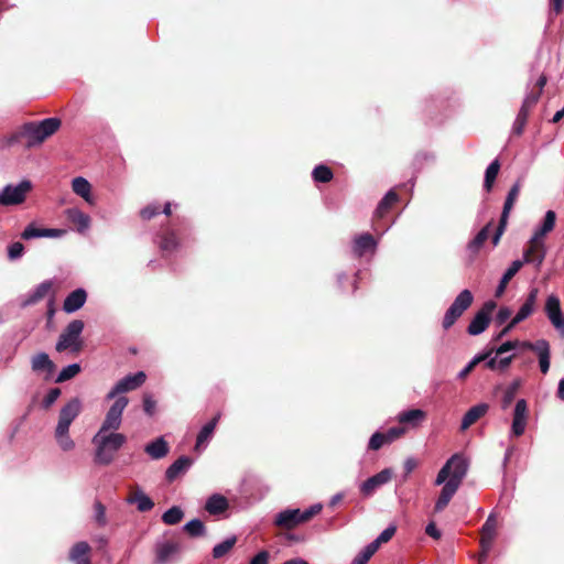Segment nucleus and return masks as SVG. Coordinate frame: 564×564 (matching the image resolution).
I'll return each mask as SVG.
<instances>
[{"instance_id":"nucleus-1","label":"nucleus","mask_w":564,"mask_h":564,"mask_svg":"<svg viewBox=\"0 0 564 564\" xmlns=\"http://www.w3.org/2000/svg\"><path fill=\"white\" fill-rule=\"evenodd\" d=\"M61 126L62 120L56 117L26 122L19 128L14 138L17 141L23 142L26 148H33L42 144L47 138L56 133Z\"/></svg>"},{"instance_id":"nucleus-2","label":"nucleus","mask_w":564,"mask_h":564,"mask_svg":"<svg viewBox=\"0 0 564 564\" xmlns=\"http://www.w3.org/2000/svg\"><path fill=\"white\" fill-rule=\"evenodd\" d=\"M126 441L127 437L121 433L98 431L91 440V443L95 445V464L110 465Z\"/></svg>"},{"instance_id":"nucleus-3","label":"nucleus","mask_w":564,"mask_h":564,"mask_svg":"<svg viewBox=\"0 0 564 564\" xmlns=\"http://www.w3.org/2000/svg\"><path fill=\"white\" fill-rule=\"evenodd\" d=\"M85 324L82 319H73L61 333L55 349L58 352L70 351L78 355L84 349V340L80 337Z\"/></svg>"},{"instance_id":"nucleus-4","label":"nucleus","mask_w":564,"mask_h":564,"mask_svg":"<svg viewBox=\"0 0 564 564\" xmlns=\"http://www.w3.org/2000/svg\"><path fill=\"white\" fill-rule=\"evenodd\" d=\"M322 508L321 503H316L304 511L300 509H285L275 516L274 525L282 530H293L317 516Z\"/></svg>"},{"instance_id":"nucleus-5","label":"nucleus","mask_w":564,"mask_h":564,"mask_svg":"<svg viewBox=\"0 0 564 564\" xmlns=\"http://www.w3.org/2000/svg\"><path fill=\"white\" fill-rule=\"evenodd\" d=\"M128 403L129 400L127 397H118L108 410L99 431L110 432L119 430L122 422V413Z\"/></svg>"},{"instance_id":"nucleus-6","label":"nucleus","mask_w":564,"mask_h":564,"mask_svg":"<svg viewBox=\"0 0 564 564\" xmlns=\"http://www.w3.org/2000/svg\"><path fill=\"white\" fill-rule=\"evenodd\" d=\"M31 188L32 184L30 181H22L17 186L7 185L3 191L0 192V205L11 206L22 204Z\"/></svg>"},{"instance_id":"nucleus-7","label":"nucleus","mask_w":564,"mask_h":564,"mask_svg":"<svg viewBox=\"0 0 564 564\" xmlns=\"http://www.w3.org/2000/svg\"><path fill=\"white\" fill-rule=\"evenodd\" d=\"M497 307L496 302L487 301L481 308L475 314L474 318L467 327V333L471 336L484 333L490 324L491 314Z\"/></svg>"},{"instance_id":"nucleus-8","label":"nucleus","mask_w":564,"mask_h":564,"mask_svg":"<svg viewBox=\"0 0 564 564\" xmlns=\"http://www.w3.org/2000/svg\"><path fill=\"white\" fill-rule=\"evenodd\" d=\"M82 401L78 398H73L61 409L56 426L59 434L68 432L70 424L82 412Z\"/></svg>"},{"instance_id":"nucleus-9","label":"nucleus","mask_w":564,"mask_h":564,"mask_svg":"<svg viewBox=\"0 0 564 564\" xmlns=\"http://www.w3.org/2000/svg\"><path fill=\"white\" fill-rule=\"evenodd\" d=\"M147 376L143 371L134 375H128L119 380L113 388L108 392L107 399H113L118 394L132 391L141 387L145 382Z\"/></svg>"},{"instance_id":"nucleus-10","label":"nucleus","mask_w":564,"mask_h":564,"mask_svg":"<svg viewBox=\"0 0 564 564\" xmlns=\"http://www.w3.org/2000/svg\"><path fill=\"white\" fill-rule=\"evenodd\" d=\"M392 478V471L389 468H386L378 474L369 477L360 485V492L365 498L371 497L379 487L389 482Z\"/></svg>"},{"instance_id":"nucleus-11","label":"nucleus","mask_w":564,"mask_h":564,"mask_svg":"<svg viewBox=\"0 0 564 564\" xmlns=\"http://www.w3.org/2000/svg\"><path fill=\"white\" fill-rule=\"evenodd\" d=\"M545 313L552 325L562 334H564V314L561 310L560 299L551 294L546 299Z\"/></svg>"},{"instance_id":"nucleus-12","label":"nucleus","mask_w":564,"mask_h":564,"mask_svg":"<svg viewBox=\"0 0 564 564\" xmlns=\"http://www.w3.org/2000/svg\"><path fill=\"white\" fill-rule=\"evenodd\" d=\"M545 258V247L544 242H539L536 239H530L528 243V248L523 252V260H521L524 263H535L536 268L539 269Z\"/></svg>"},{"instance_id":"nucleus-13","label":"nucleus","mask_w":564,"mask_h":564,"mask_svg":"<svg viewBox=\"0 0 564 564\" xmlns=\"http://www.w3.org/2000/svg\"><path fill=\"white\" fill-rule=\"evenodd\" d=\"M528 419V404L524 399H520L516 403L513 420H512V433L514 436H521L527 426Z\"/></svg>"},{"instance_id":"nucleus-14","label":"nucleus","mask_w":564,"mask_h":564,"mask_svg":"<svg viewBox=\"0 0 564 564\" xmlns=\"http://www.w3.org/2000/svg\"><path fill=\"white\" fill-rule=\"evenodd\" d=\"M536 105L535 96H527L522 102V106L517 115L513 123L512 132L516 135H521L525 128L530 110Z\"/></svg>"},{"instance_id":"nucleus-15","label":"nucleus","mask_w":564,"mask_h":564,"mask_svg":"<svg viewBox=\"0 0 564 564\" xmlns=\"http://www.w3.org/2000/svg\"><path fill=\"white\" fill-rule=\"evenodd\" d=\"M447 463L449 464L451 477L449 481L460 486L468 470V462L459 454H454Z\"/></svg>"},{"instance_id":"nucleus-16","label":"nucleus","mask_w":564,"mask_h":564,"mask_svg":"<svg viewBox=\"0 0 564 564\" xmlns=\"http://www.w3.org/2000/svg\"><path fill=\"white\" fill-rule=\"evenodd\" d=\"M377 247V241L369 232L357 236L352 242V252L355 257L361 258L366 252H373Z\"/></svg>"},{"instance_id":"nucleus-17","label":"nucleus","mask_w":564,"mask_h":564,"mask_svg":"<svg viewBox=\"0 0 564 564\" xmlns=\"http://www.w3.org/2000/svg\"><path fill=\"white\" fill-rule=\"evenodd\" d=\"M90 552L91 547L87 542H77L69 550L68 560L74 564H91Z\"/></svg>"},{"instance_id":"nucleus-18","label":"nucleus","mask_w":564,"mask_h":564,"mask_svg":"<svg viewBox=\"0 0 564 564\" xmlns=\"http://www.w3.org/2000/svg\"><path fill=\"white\" fill-rule=\"evenodd\" d=\"M31 369L34 372H45L48 378L55 371L56 366L46 352H37L31 358Z\"/></svg>"},{"instance_id":"nucleus-19","label":"nucleus","mask_w":564,"mask_h":564,"mask_svg":"<svg viewBox=\"0 0 564 564\" xmlns=\"http://www.w3.org/2000/svg\"><path fill=\"white\" fill-rule=\"evenodd\" d=\"M87 300V292L84 289H76L70 292L63 303V310L66 313H74L82 308Z\"/></svg>"},{"instance_id":"nucleus-20","label":"nucleus","mask_w":564,"mask_h":564,"mask_svg":"<svg viewBox=\"0 0 564 564\" xmlns=\"http://www.w3.org/2000/svg\"><path fill=\"white\" fill-rule=\"evenodd\" d=\"M539 290L536 288H533L530 290L524 303L521 305L520 310L516 314V316L512 318L513 324H519L522 321L527 319L535 308L536 299H538Z\"/></svg>"},{"instance_id":"nucleus-21","label":"nucleus","mask_w":564,"mask_h":564,"mask_svg":"<svg viewBox=\"0 0 564 564\" xmlns=\"http://www.w3.org/2000/svg\"><path fill=\"white\" fill-rule=\"evenodd\" d=\"M193 464V459L188 456L178 457L165 471V477L169 482L174 481L177 477L185 474Z\"/></svg>"},{"instance_id":"nucleus-22","label":"nucleus","mask_w":564,"mask_h":564,"mask_svg":"<svg viewBox=\"0 0 564 564\" xmlns=\"http://www.w3.org/2000/svg\"><path fill=\"white\" fill-rule=\"evenodd\" d=\"M63 234V230L59 229H50V228H37L34 224H30L25 227L23 232L21 234V238L24 240H30L33 238H55L59 237Z\"/></svg>"},{"instance_id":"nucleus-23","label":"nucleus","mask_w":564,"mask_h":564,"mask_svg":"<svg viewBox=\"0 0 564 564\" xmlns=\"http://www.w3.org/2000/svg\"><path fill=\"white\" fill-rule=\"evenodd\" d=\"M489 405L487 403H479L471 406L463 416L460 429L463 431L469 429L487 413Z\"/></svg>"},{"instance_id":"nucleus-24","label":"nucleus","mask_w":564,"mask_h":564,"mask_svg":"<svg viewBox=\"0 0 564 564\" xmlns=\"http://www.w3.org/2000/svg\"><path fill=\"white\" fill-rule=\"evenodd\" d=\"M53 281L46 280L39 284L36 289L24 300L23 306H30L39 303L42 301L45 296H47L50 293L52 295L54 294L53 291Z\"/></svg>"},{"instance_id":"nucleus-25","label":"nucleus","mask_w":564,"mask_h":564,"mask_svg":"<svg viewBox=\"0 0 564 564\" xmlns=\"http://www.w3.org/2000/svg\"><path fill=\"white\" fill-rule=\"evenodd\" d=\"M131 505H137L140 512L150 511L154 507V502L139 487L132 490L127 499Z\"/></svg>"},{"instance_id":"nucleus-26","label":"nucleus","mask_w":564,"mask_h":564,"mask_svg":"<svg viewBox=\"0 0 564 564\" xmlns=\"http://www.w3.org/2000/svg\"><path fill=\"white\" fill-rule=\"evenodd\" d=\"M426 419V412L421 409H411L399 413L398 421L400 424L411 427L419 426Z\"/></svg>"},{"instance_id":"nucleus-27","label":"nucleus","mask_w":564,"mask_h":564,"mask_svg":"<svg viewBox=\"0 0 564 564\" xmlns=\"http://www.w3.org/2000/svg\"><path fill=\"white\" fill-rule=\"evenodd\" d=\"M459 486L454 484V481L447 480L445 485L443 486L441 494L438 496L437 501L435 502V511L441 512L443 511L447 505L449 503L451 499L455 495V492L458 490Z\"/></svg>"},{"instance_id":"nucleus-28","label":"nucleus","mask_w":564,"mask_h":564,"mask_svg":"<svg viewBox=\"0 0 564 564\" xmlns=\"http://www.w3.org/2000/svg\"><path fill=\"white\" fill-rule=\"evenodd\" d=\"M491 226L492 220L489 221L484 228H481L474 237V239L468 242L467 249L471 253V259L477 256L484 243L487 241Z\"/></svg>"},{"instance_id":"nucleus-29","label":"nucleus","mask_w":564,"mask_h":564,"mask_svg":"<svg viewBox=\"0 0 564 564\" xmlns=\"http://www.w3.org/2000/svg\"><path fill=\"white\" fill-rule=\"evenodd\" d=\"M66 217L68 221L76 226L79 232L86 230L90 225V217L78 208H68Z\"/></svg>"},{"instance_id":"nucleus-30","label":"nucleus","mask_w":564,"mask_h":564,"mask_svg":"<svg viewBox=\"0 0 564 564\" xmlns=\"http://www.w3.org/2000/svg\"><path fill=\"white\" fill-rule=\"evenodd\" d=\"M523 176L519 177L516 183L511 186L501 213V217L509 218L510 212L513 208L514 203L518 199V196L520 194L521 187H522Z\"/></svg>"},{"instance_id":"nucleus-31","label":"nucleus","mask_w":564,"mask_h":564,"mask_svg":"<svg viewBox=\"0 0 564 564\" xmlns=\"http://www.w3.org/2000/svg\"><path fill=\"white\" fill-rule=\"evenodd\" d=\"M72 188L75 194L84 198L89 205L94 204V198L91 196V185L90 183L82 177H75L72 181Z\"/></svg>"},{"instance_id":"nucleus-32","label":"nucleus","mask_w":564,"mask_h":564,"mask_svg":"<svg viewBox=\"0 0 564 564\" xmlns=\"http://www.w3.org/2000/svg\"><path fill=\"white\" fill-rule=\"evenodd\" d=\"M497 532V519L490 514L480 530V543H485L486 547L492 545Z\"/></svg>"},{"instance_id":"nucleus-33","label":"nucleus","mask_w":564,"mask_h":564,"mask_svg":"<svg viewBox=\"0 0 564 564\" xmlns=\"http://www.w3.org/2000/svg\"><path fill=\"white\" fill-rule=\"evenodd\" d=\"M219 419L220 413H217L207 424L202 427L196 438L195 451H199V448L209 441L214 434Z\"/></svg>"},{"instance_id":"nucleus-34","label":"nucleus","mask_w":564,"mask_h":564,"mask_svg":"<svg viewBox=\"0 0 564 564\" xmlns=\"http://www.w3.org/2000/svg\"><path fill=\"white\" fill-rule=\"evenodd\" d=\"M523 267V262L521 260H514L511 265L507 269V271L503 273L497 289H496V296H501L508 283L511 281V279L521 270Z\"/></svg>"},{"instance_id":"nucleus-35","label":"nucleus","mask_w":564,"mask_h":564,"mask_svg":"<svg viewBox=\"0 0 564 564\" xmlns=\"http://www.w3.org/2000/svg\"><path fill=\"white\" fill-rule=\"evenodd\" d=\"M144 452L153 459H161L169 454L167 442L163 437H159L149 443L145 446Z\"/></svg>"},{"instance_id":"nucleus-36","label":"nucleus","mask_w":564,"mask_h":564,"mask_svg":"<svg viewBox=\"0 0 564 564\" xmlns=\"http://www.w3.org/2000/svg\"><path fill=\"white\" fill-rule=\"evenodd\" d=\"M228 500L226 497L215 494L210 496L205 505V509L209 514H220L228 509Z\"/></svg>"},{"instance_id":"nucleus-37","label":"nucleus","mask_w":564,"mask_h":564,"mask_svg":"<svg viewBox=\"0 0 564 564\" xmlns=\"http://www.w3.org/2000/svg\"><path fill=\"white\" fill-rule=\"evenodd\" d=\"M178 551V545L172 542L159 544L155 550L154 564H165Z\"/></svg>"},{"instance_id":"nucleus-38","label":"nucleus","mask_w":564,"mask_h":564,"mask_svg":"<svg viewBox=\"0 0 564 564\" xmlns=\"http://www.w3.org/2000/svg\"><path fill=\"white\" fill-rule=\"evenodd\" d=\"M159 248L164 252H172L180 246L178 238L174 230H166L159 235Z\"/></svg>"},{"instance_id":"nucleus-39","label":"nucleus","mask_w":564,"mask_h":564,"mask_svg":"<svg viewBox=\"0 0 564 564\" xmlns=\"http://www.w3.org/2000/svg\"><path fill=\"white\" fill-rule=\"evenodd\" d=\"M398 194L393 191H389L384 197L380 200L376 212L375 216L377 218H382L386 216V214L389 213L391 207L398 202Z\"/></svg>"},{"instance_id":"nucleus-40","label":"nucleus","mask_w":564,"mask_h":564,"mask_svg":"<svg viewBox=\"0 0 564 564\" xmlns=\"http://www.w3.org/2000/svg\"><path fill=\"white\" fill-rule=\"evenodd\" d=\"M474 296L469 290H463L451 304L452 308H456L457 312L464 314L473 304Z\"/></svg>"},{"instance_id":"nucleus-41","label":"nucleus","mask_w":564,"mask_h":564,"mask_svg":"<svg viewBox=\"0 0 564 564\" xmlns=\"http://www.w3.org/2000/svg\"><path fill=\"white\" fill-rule=\"evenodd\" d=\"M500 167H501L500 161L498 159H496L486 169L484 187L487 192H490L492 189L496 178L499 174Z\"/></svg>"},{"instance_id":"nucleus-42","label":"nucleus","mask_w":564,"mask_h":564,"mask_svg":"<svg viewBox=\"0 0 564 564\" xmlns=\"http://www.w3.org/2000/svg\"><path fill=\"white\" fill-rule=\"evenodd\" d=\"M236 543L237 536L234 535L215 545L213 549V557L217 560L226 556L232 550Z\"/></svg>"},{"instance_id":"nucleus-43","label":"nucleus","mask_w":564,"mask_h":564,"mask_svg":"<svg viewBox=\"0 0 564 564\" xmlns=\"http://www.w3.org/2000/svg\"><path fill=\"white\" fill-rule=\"evenodd\" d=\"M522 382L520 379H516L505 391L502 400H501V408L503 410L508 409L511 403L513 402L516 394L518 393Z\"/></svg>"},{"instance_id":"nucleus-44","label":"nucleus","mask_w":564,"mask_h":564,"mask_svg":"<svg viewBox=\"0 0 564 564\" xmlns=\"http://www.w3.org/2000/svg\"><path fill=\"white\" fill-rule=\"evenodd\" d=\"M184 512L177 506L166 510L162 516V521L167 525H175L182 521Z\"/></svg>"},{"instance_id":"nucleus-45","label":"nucleus","mask_w":564,"mask_h":564,"mask_svg":"<svg viewBox=\"0 0 564 564\" xmlns=\"http://www.w3.org/2000/svg\"><path fill=\"white\" fill-rule=\"evenodd\" d=\"M313 180L318 183H328L333 180L334 174L330 167L319 164L314 167L312 173Z\"/></svg>"},{"instance_id":"nucleus-46","label":"nucleus","mask_w":564,"mask_h":564,"mask_svg":"<svg viewBox=\"0 0 564 564\" xmlns=\"http://www.w3.org/2000/svg\"><path fill=\"white\" fill-rule=\"evenodd\" d=\"M491 354H492V349L487 351V352L479 354L476 357H474L468 362V365L458 373V379L464 380L465 378H467V376L475 369V367L478 364L485 361L488 357H490Z\"/></svg>"},{"instance_id":"nucleus-47","label":"nucleus","mask_w":564,"mask_h":564,"mask_svg":"<svg viewBox=\"0 0 564 564\" xmlns=\"http://www.w3.org/2000/svg\"><path fill=\"white\" fill-rule=\"evenodd\" d=\"M185 532L192 536H203L205 534V525L199 519H193L184 525Z\"/></svg>"},{"instance_id":"nucleus-48","label":"nucleus","mask_w":564,"mask_h":564,"mask_svg":"<svg viewBox=\"0 0 564 564\" xmlns=\"http://www.w3.org/2000/svg\"><path fill=\"white\" fill-rule=\"evenodd\" d=\"M79 372H80V366L78 364H72L62 369V371L58 373L57 378L55 379V382L62 383L67 380H70L75 376H77Z\"/></svg>"},{"instance_id":"nucleus-49","label":"nucleus","mask_w":564,"mask_h":564,"mask_svg":"<svg viewBox=\"0 0 564 564\" xmlns=\"http://www.w3.org/2000/svg\"><path fill=\"white\" fill-rule=\"evenodd\" d=\"M539 357V365L542 373H547L550 369V344L542 345V348L536 352Z\"/></svg>"},{"instance_id":"nucleus-50","label":"nucleus","mask_w":564,"mask_h":564,"mask_svg":"<svg viewBox=\"0 0 564 564\" xmlns=\"http://www.w3.org/2000/svg\"><path fill=\"white\" fill-rule=\"evenodd\" d=\"M55 437H56V441L59 445V447L65 451V452H68L70 449L74 448L75 446V443L74 441L69 437L68 435V432H64L62 434H59L58 432V427L55 429Z\"/></svg>"},{"instance_id":"nucleus-51","label":"nucleus","mask_w":564,"mask_h":564,"mask_svg":"<svg viewBox=\"0 0 564 564\" xmlns=\"http://www.w3.org/2000/svg\"><path fill=\"white\" fill-rule=\"evenodd\" d=\"M463 314L457 312L456 308H452L451 306L445 312L442 326L445 330L449 329L456 321L462 316Z\"/></svg>"},{"instance_id":"nucleus-52","label":"nucleus","mask_w":564,"mask_h":564,"mask_svg":"<svg viewBox=\"0 0 564 564\" xmlns=\"http://www.w3.org/2000/svg\"><path fill=\"white\" fill-rule=\"evenodd\" d=\"M546 84H547V76L544 73H542L538 77L534 86L532 87L531 91L527 96H535L536 102H538Z\"/></svg>"},{"instance_id":"nucleus-53","label":"nucleus","mask_w":564,"mask_h":564,"mask_svg":"<svg viewBox=\"0 0 564 564\" xmlns=\"http://www.w3.org/2000/svg\"><path fill=\"white\" fill-rule=\"evenodd\" d=\"M388 444L382 432H376L369 440L368 448L371 451H378L383 445Z\"/></svg>"},{"instance_id":"nucleus-54","label":"nucleus","mask_w":564,"mask_h":564,"mask_svg":"<svg viewBox=\"0 0 564 564\" xmlns=\"http://www.w3.org/2000/svg\"><path fill=\"white\" fill-rule=\"evenodd\" d=\"M160 213L161 210L159 205L150 204L140 210V217L143 220H150L158 216Z\"/></svg>"},{"instance_id":"nucleus-55","label":"nucleus","mask_w":564,"mask_h":564,"mask_svg":"<svg viewBox=\"0 0 564 564\" xmlns=\"http://www.w3.org/2000/svg\"><path fill=\"white\" fill-rule=\"evenodd\" d=\"M507 225H508V218L500 216L498 227H497V229L492 236V239H491V242L495 247L499 245L501 236L503 235V232L507 228Z\"/></svg>"},{"instance_id":"nucleus-56","label":"nucleus","mask_w":564,"mask_h":564,"mask_svg":"<svg viewBox=\"0 0 564 564\" xmlns=\"http://www.w3.org/2000/svg\"><path fill=\"white\" fill-rule=\"evenodd\" d=\"M59 395H61V389L52 388L42 401L43 408L44 409L51 408L52 404L59 398Z\"/></svg>"},{"instance_id":"nucleus-57","label":"nucleus","mask_w":564,"mask_h":564,"mask_svg":"<svg viewBox=\"0 0 564 564\" xmlns=\"http://www.w3.org/2000/svg\"><path fill=\"white\" fill-rule=\"evenodd\" d=\"M405 433V429L402 426H394L389 429L387 432L383 433L386 441L388 444L392 443L393 441L398 440Z\"/></svg>"},{"instance_id":"nucleus-58","label":"nucleus","mask_w":564,"mask_h":564,"mask_svg":"<svg viewBox=\"0 0 564 564\" xmlns=\"http://www.w3.org/2000/svg\"><path fill=\"white\" fill-rule=\"evenodd\" d=\"M94 508H95V513H96L95 514V519H96L97 523L100 527L106 525L107 520H106V508H105V506L100 501H96L95 505H94Z\"/></svg>"},{"instance_id":"nucleus-59","label":"nucleus","mask_w":564,"mask_h":564,"mask_svg":"<svg viewBox=\"0 0 564 564\" xmlns=\"http://www.w3.org/2000/svg\"><path fill=\"white\" fill-rule=\"evenodd\" d=\"M24 246L17 241L9 246L8 248V257L10 260H15L23 254Z\"/></svg>"},{"instance_id":"nucleus-60","label":"nucleus","mask_w":564,"mask_h":564,"mask_svg":"<svg viewBox=\"0 0 564 564\" xmlns=\"http://www.w3.org/2000/svg\"><path fill=\"white\" fill-rule=\"evenodd\" d=\"M547 343L549 341L545 340V339H539L535 343L519 341V346L518 347H521L523 349H528V350H532L534 352H538L542 348V345H546Z\"/></svg>"},{"instance_id":"nucleus-61","label":"nucleus","mask_w":564,"mask_h":564,"mask_svg":"<svg viewBox=\"0 0 564 564\" xmlns=\"http://www.w3.org/2000/svg\"><path fill=\"white\" fill-rule=\"evenodd\" d=\"M397 528L394 525H390L387 529H384L379 536L376 539L379 544L389 542L393 535L395 534Z\"/></svg>"},{"instance_id":"nucleus-62","label":"nucleus","mask_w":564,"mask_h":564,"mask_svg":"<svg viewBox=\"0 0 564 564\" xmlns=\"http://www.w3.org/2000/svg\"><path fill=\"white\" fill-rule=\"evenodd\" d=\"M555 220H556V214L553 210H547L544 216L542 226L544 227V229H546L549 232H551L554 229Z\"/></svg>"},{"instance_id":"nucleus-63","label":"nucleus","mask_w":564,"mask_h":564,"mask_svg":"<svg viewBox=\"0 0 564 564\" xmlns=\"http://www.w3.org/2000/svg\"><path fill=\"white\" fill-rule=\"evenodd\" d=\"M451 477L449 464L446 462L445 465L440 469L435 484L442 485L446 482Z\"/></svg>"},{"instance_id":"nucleus-64","label":"nucleus","mask_w":564,"mask_h":564,"mask_svg":"<svg viewBox=\"0 0 564 564\" xmlns=\"http://www.w3.org/2000/svg\"><path fill=\"white\" fill-rule=\"evenodd\" d=\"M269 561L270 553L267 550H262L250 560L249 564H269Z\"/></svg>"}]
</instances>
